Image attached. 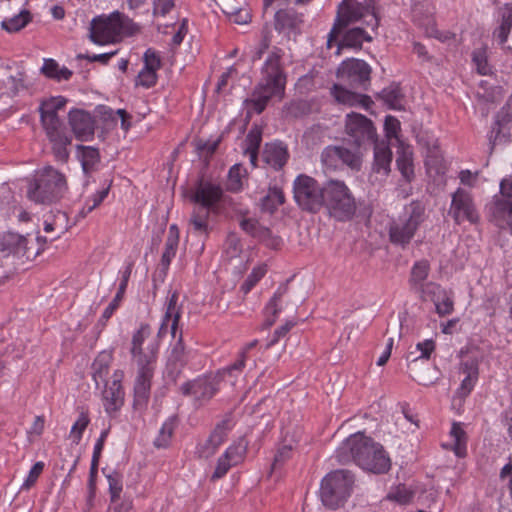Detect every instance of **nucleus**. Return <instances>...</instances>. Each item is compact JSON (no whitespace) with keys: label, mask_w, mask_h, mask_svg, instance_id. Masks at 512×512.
Instances as JSON below:
<instances>
[{"label":"nucleus","mask_w":512,"mask_h":512,"mask_svg":"<svg viewBox=\"0 0 512 512\" xmlns=\"http://www.w3.org/2000/svg\"><path fill=\"white\" fill-rule=\"evenodd\" d=\"M335 457L341 464L355 462L362 469L376 474L387 472L391 465L383 446L361 432L344 440L337 448Z\"/></svg>","instance_id":"nucleus-1"},{"label":"nucleus","mask_w":512,"mask_h":512,"mask_svg":"<svg viewBox=\"0 0 512 512\" xmlns=\"http://www.w3.org/2000/svg\"><path fill=\"white\" fill-rule=\"evenodd\" d=\"M282 49L274 47L261 69V80L255 87L250 99L246 100L248 108L260 114L273 97L282 98L286 85V74L281 59Z\"/></svg>","instance_id":"nucleus-2"},{"label":"nucleus","mask_w":512,"mask_h":512,"mask_svg":"<svg viewBox=\"0 0 512 512\" xmlns=\"http://www.w3.org/2000/svg\"><path fill=\"white\" fill-rule=\"evenodd\" d=\"M375 0H342L336 13L334 25L328 35L327 46L351 24L360 22L372 30L379 26Z\"/></svg>","instance_id":"nucleus-3"},{"label":"nucleus","mask_w":512,"mask_h":512,"mask_svg":"<svg viewBox=\"0 0 512 512\" xmlns=\"http://www.w3.org/2000/svg\"><path fill=\"white\" fill-rule=\"evenodd\" d=\"M67 190L65 176L52 166L38 171L29 185L27 196L39 204H51L61 199Z\"/></svg>","instance_id":"nucleus-4"},{"label":"nucleus","mask_w":512,"mask_h":512,"mask_svg":"<svg viewBox=\"0 0 512 512\" xmlns=\"http://www.w3.org/2000/svg\"><path fill=\"white\" fill-rule=\"evenodd\" d=\"M426 219V207L419 200L405 207L404 214L391 222L389 239L393 245L405 248L415 236L416 231Z\"/></svg>","instance_id":"nucleus-5"},{"label":"nucleus","mask_w":512,"mask_h":512,"mask_svg":"<svg viewBox=\"0 0 512 512\" xmlns=\"http://www.w3.org/2000/svg\"><path fill=\"white\" fill-rule=\"evenodd\" d=\"M354 475L346 469L335 470L327 474L320 488V497L324 506L329 509L342 507L351 495Z\"/></svg>","instance_id":"nucleus-6"},{"label":"nucleus","mask_w":512,"mask_h":512,"mask_svg":"<svg viewBox=\"0 0 512 512\" xmlns=\"http://www.w3.org/2000/svg\"><path fill=\"white\" fill-rule=\"evenodd\" d=\"M324 205L339 221L350 219L356 211L355 199L344 182L330 180L324 185Z\"/></svg>","instance_id":"nucleus-7"},{"label":"nucleus","mask_w":512,"mask_h":512,"mask_svg":"<svg viewBox=\"0 0 512 512\" xmlns=\"http://www.w3.org/2000/svg\"><path fill=\"white\" fill-rule=\"evenodd\" d=\"M324 186L306 174H300L293 182V194L297 205L305 211L316 213L324 205Z\"/></svg>","instance_id":"nucleus-8"},{"label":"nucleus","mask_w":512,"mask_h":512,"mask_svg":"<svg viewBox=\"0 0 512 512\" xmlns=\"http://www.w3.org/2000/svg\"><path fill=\"white\" fill-rule=\"evenodd\" d=\"M126 18L119 12L98 16L91 21L89 38L97 45L115 43L125 29Z\"/></svg>","instance_id":"nucleus-9"},{"label":"nucleus","mask_w":512,"mask_h":512,"mask_svg":"<svg viewBox=\"0 0 512 512\" xmlns=\"http://www.w3.org/2000/svg\"><path fill=\"white\" fill-rule=\"evenodd\" d=\"M40 118L46 135L53 145L55 158L66 162L69 158L67 146L71 144L72 138L66 131L64 124L58 115L41 116Z\"/></svg>","instance_id":"nucleus-10"},{"label":"nucleus","mask_w":512,"mask_h":512,"mask_svg":"<svg viewBox=\"0 0 512 512\" xmlns=\"http://www.w3.org/2000/svg\"><path fill=\"white\" fill-rule=\"evenodd\" d=\"M345 130L351 141L358 147L373 145L377 141L376 129L370 119L358 113L346 116Z\"/></svg>","instance_id":"nucleus-11"},{"label":"nucleus","mask_w":512,"mask_h":512,"mask_svg":"<svg viewBox=\"0 0 512 512\" xmlns=\"http://www.w3.org/2000/svg\"><path fill=\"white\" fill-rule=\"evenodd\" d=\"M370 74V66L365 61L354 58L343 61L337 70V77L341 81L364 89L370 82Z\"/></svg>","instance_id":"nucleus-12"},{"label":"nucleus","mask_w":512,"mask_h":512,"mask_svg":"<svg viewBox=\"0 0 512 512\" xmlns=\"http://www.w3.org/2000/svg\"><path fill=\"white\" fill-rule=\"evenodd\" d=\"M151 329L148 324H141L139 329L132 337L131 354L136 363H147L157 361L159 344L156 340H151L144 347L145 341L150 337Z\"/></svg>","instance_id":"nucleus-13"},{"label":"nucleus","mask_w":512,"mask_h":512,"mask_svg":"<svg viewBox=\"0 0 512 512\" xmlns=\"http://www.w3.org/2000/svg\"><path fill=\"white\" fill-rule=\"evenodd\" d=\"M449 214L457 224L467 220L472 224L479 221V214L476 211L472 196L464 189H457L452 195Z\"/></svg>","instance_id":"nucleus-14"},{"label":"nucleus","mask_w":512,"mask_h":512,"mask_svg":"<svg viewBox=\"0 0 512 512\" xmlns=\"http://www.w3.org/2000/svg\"><path fill=\"white\" fill-rule=\"evenodd\" d=\"M374 145V161L369 174V182L373 185H381L391 171L392 151L384 141Z\"/></svg>","instance_id":"nucleus-15"},{"label":"nucleus","mask_w":512,"mask_h":512,"mask_svg":"<svg viewBox=\"0 0 512 512\" xmlns=\"http://www.w3.org/2000/svg\"><path fill=\"white\" fill-rule=\"evenodd\" d=\"M138 375L134 385V407L142 408L146 405L151 389V380L154 375L156 361L136 363Z\"/></svg>","instance_id":"nucleus-16"},{"label":"nucleus","mask_w":512,"mask_h":512,"mask_svg":"<svg viewBox=\"0 0 512 512\" xmlns=\"http://www.w3.org/2000/svg\"><path fill=\"white\" fill-rule=\"evenodd\" d=\"M68 119L76 139L89 141L93 138L95 120L90 113L81 109H74L69 112Z\"/></svg>","instance_id":"nucleus-17"},{"label":"nucleus","mask_w":512,"mask_h":512,"mask_svg":"<svg viewBox=\"0 0 512 512\" xmlns=\"http://www.w3.org/2000/svg\"><path fill=\"white\" fill-rule=\"evenodd\" d=\"M216 391L217 387L209 378H198L180 386L182 395L192 397L199 404L210 400Z\"/></svg>","instance_id":"nucleus-18"},{"label":"nucleus","mask_w":512,"mask_h":512,"mask_svg":"<svg viewBox=\"0 0 512 512\" xmlns=\"http://www.w3.org/2000/svg\"><path fill=\"white\" fill-rule=\"evenodd\" d=\"M179 295L175 291L168 298L166 303V310L159 327L158 337H162L167 333L168 327H170V333L173 338H176L178 324L181 317V305L178 303Z\"/></svg>","instance_id":"nucleus-19"},{"label":"nucleus","mask_w":512,"mask_h":512,"mask_svg":"<svg viewBox=\"0 0 512 512\" xmlns=\"http://www.w3.org/2000/svg\"><path fill=\"white\" fill-rule=\"evenodd\" d=\"M364 41L371 42L372 37L364 30L363 27H346L343 32L332 41L331 48L334 44L337 46V53L343 48L360 49Z\"/></svg>","instance_id":"nucleus-20"},{"label":"nucleus","mask_w":512,"mask_h":512,"mask_svg":"<svg viewBox=\"0 0 512 512\" xmlns=\"http://www.w3.org/2000/svg\"><path fill=\"white\" fill-rule=\"evenodd\" d=\"M512 120V96L506 102V104L501 108V110L497 113L495 117V122L492 126L489 142L491 145V150L500 143H505L508 141L507 134L502 132V128Z\"/></svg>","instance_id":"nucleus-21"},{"label":"nucleus","mask_w":512,"mask_h":512,"mask_svg":"<svg viewBox=\"0 0 512 512\" xmlns=\"http://www.w3.org/2000/svg\"><path fill=\"white\" fill-rule=\"evenodd\" d=\"M188 363V353L183 342L182 332L173 344L167 358V371L170 376L176 378Z\"/></svg>","instance_id":"nucleus-22"},{"label":"nucleus","mask_w":512,"mask_h":512,"mask_svg":"<svg viewBox=\"0 0 512 512\" xmlns=\"http://www.w3.org/2000/svg\"><path fill=\"white\" fill-rule=\"evenodd\" d=\"M222 193L223 191L220 186L209 182H200L196 187L192 200L200 204L202 209L209 211L221 199Z\"/></svg>","instance_id":"nucleus-23"},{"label":"nucleus","mask_w":512,"mask_h":512,"mask_svg":"<svg viewBox=\"0 0 512 512\" xmlns=\"http://www.w3.org/2000/svg\"><path fill=\"white\" fill-rule=\"evenodd\" d=\"M331 95L340 104L348 106H361L366 110H368L373 104L370 96L352 92L339 84L333 85L331 88Z\"/></svg>","instance_id":"nucleus-24"},{"label":"nucleus","mask_w":512,"mask_h":512,"mask_svg":"<svg viewBox=\"0 0 512 512\" xmlns=\"http://www.w3.org/2000/svg\"><path fill=\"white\" fill-rule=\"evenodd\" d=\"M302 15L293 9H279L274 15V27L279 32H296L302 24Z\"/></svg>","instance_id":"nucleus-25"},{"label":"nucleus","mask_w":512,"mask_h":512,"mask_svg":"<svg viewBox=\"0 0 512 512\" xmlns=\"http://www.w3.org/2000/svg\"><path fill=\"white\" fill-rule=\"evenodd\" d=\"M263 161L275 170L282 169L289 158L287 147L281 142L266 143L263 153Z\"/></svg>","instance_id":"nucleus-26"},{"label":"nucleus","mask_w":512,"mask_h":512,"mask_svg":"<svg viewBox=\"0 0 512 512\" xmlns=\"http://www.w3.org/2000/svg\"><path fill=\"white\" fill-rule=\"evenodd\" d=\"M493 220L501 229L512 231V199L498 198L490 208Z\"/></svg>","instance_id":"nucleus-27"},{"label":"nucleus","mask_w":512,"mask_h":512,"mask_svg":"<svg viewBox=\"0 0 512 512\" xmlns=\"http://www.w3.org/2000/svg\"><path fill=\"white\" fill-rule=\"evenodd\" d=\"M460 373H462L465 377L461 382L460 387L458 388L456 394L460 398H465L472 391L475 382L478 379V364L471 360L465 361L460 365Z\"/></svg>","instance_id":"nucleus-28"},{"label":"nucleus","mask_w":512,"mask_h":512,"mask_svg":"<svg viewBox=\"0 0 512 512\" xmlns=\"http://www.w3.org/2000/svg\"><path fill=\"white\" fill-rule=\"evenodd\" d=\"M179 244V229L176 224L169 227L167 239L165 242V249L161 257V268L166 271L175 257Z\"/></svg>","instance_id":"nucleus-29"},{"label":"nucleus","mask_w":512,"mask_h":512,"mask_svg":"<svg viewBox=\"0 0 512 512\" xmlns=\"http://www.w3.org/2000/svg\"><path fill=\"white\" fill-rule=\"evenodd\" d=\"M27 244V238L16 233H8L3 237L1 242L3 250H7L9 253H13L17 256H26L29 258L30 254L28 252Z\"/></svg>","instance_id":"nucleus-30"},{"label":"nucleus","mask_w":512,"mask_h":512,"mask_svg":"<svg viewBox=\"0 0 512 512\" xmlns=\"http://www.w3.org/2000/svg\"><path fill=\"white\" fill-rule=\"evenodd\" d=\"M105 411L109 414L118 411L124 403V392L122 387L105 384L103 391Z\"/></svg>","instance_id":"nucleus-31"},{"label":"nucleus","mask_w":512,"mask_h":512,"mask_svg":"<svg viewBox=\"0 0 512 512\" xmlns=\"http://www.w3.org/2000/svg\"><path fill=\"white\" fill-rule=\"evenodd\" d=\"M288 292V282L280 285L275 292L274 296L270 299L268 304L266 305V320L265 326L271 327L277 318L278 313L281 311L282 307L280 302L282 297Z\"/></svg>","instance_id":"nucleus-32"},{"label":"nucleus","mask_w":512,"mask_h":512,"mask_svg":"<svg viewBox=\"0 0 512 512\" xmlns=\"http://www.w3.org/2000/svg\"><path fill=\"white\" fill-rule=\"evenodd\" d=\"M285 202V196L281 188L270 187L267 194L261 199V209L264 212L273 213Z\"/></svg>","instance_id":"nucleus-33"},{"label":"nucleus","mask_w":512,"mask_h":512,"mask_svg":"<svg viewBox=\"0 0 512 512\" xmlns=\"http://www.w3.org/2000/svg\"><path fill=\"white\" fill-rule=\"evenodd\" d=\"M376 97L381 99L390 109L399 110L402 108L403 95L398 84H391L384 88Z\"/></svg>","instance_id":"nucleus-34"},{"label":"nucleus","mask_w":512,"mask_h":512,"mask_svg":"<svg viewBox=\"0 0 512 512\" xmlns=\"http://www.w3.org/2000/svg\"><path fill=\"white\" fill-rule=\"evenodd\" d=\"M512 28V4H506L501 9V22L499 27L495 30L494 35L500 44H504L509 36Z\"/></svg>","instance_id":"nucleus-35"},{"label":"nucleus","mask_w":512,"mask_h":512,"mask_svg":"<svg viewBox=\"0 0 512 512\" xmlns=\"http://www.w3.org/2000/svg\"><path fill=\"white\" fill-rule=\"evenodd\" d=\"M77 149L81 152L80 159L83 171L86 174L92 172L100 160L98 149L83 145H78Z\"/></svg>","instance_id":"nucleus-36"},{"label":"nucleus","mask_w":512,"mask_h":512,"mask_svg":"<svg viewBox=\"0 0 512 512\" xmlns=\"http://www.w3.org/2000/svg\"><path fill=\"white\" fill-rule=\"evenodd\" d=\"M109 362L110 355L101 353L92 364L93 379L97 387H99L100 382L108 383Z\"/></svg>","instance_id":"nucleus-37"},{"label":"nucleus","mask_w":512,"mask_h":512,"mask_svg":"<svg viewBox=\"0 0 512 512\" xmlns=\"http://www.w3.org/2000/svg\"><path fill=\"white\" fill-rule=\"evenodd\" d=\"M30 20L31 15L29 11L23 10L12 18L3 20L1 26L3 29L10 33L18 32L24 28L30 22Z\"/></svg>","instance_id":"nucleus-38"},{"label":"nucleus","mask_w":512,"mask_h":512,"mask_svg":"<svg viewBox=\"0 0 512 512\" xmlns=\"http://www.w3.org/2000/svg\"><path fill=\"white\" fill-rule=\"evenodd\" d=\"M429 274V264L427 261H420L414 264L411 270L410 284L415 291L425 284Z\"/></svg>","instance_id":"nucleus-39"},{"label":"nucleus","mask_w":512,"mask_h":512,"mask_svg":"<svg viewBox=\"0 0 512 512\" xmlns=\"http://www.w3.org/2000/svg\"><path fill=\"white\" fill-rule=\"evenodd\" d=\"M450 435L454 440L453 451L458 457L466 455V433L459 423H453Z\"/></svg>","instance_id":"nucleus-40"},{"label":"nucleus","mask_w":512,"mask_h":512,"mask_svg":"<svg viewBox=\"0 0 512 512\" xmlns=\"http://www.w3.org/2000/svg\"><path fill=\"white\" fill-rule=\"evenodd\" d=\"M176 426V418L170 417L168 420H166L160 431L159 435L154 440V445L157 448H165L169 445L174 428Z\"/></svg>","instance_id":"nucleus-41"},{"label":"nucleus","mask_w":512,"mask_h":512,"mask_svg":"<svg viewBox=\"0 0 512 512\" xmlns=\"http://www.w3.org/2000/svg\"><path fill=\"white\" fill-rule=\"evenodd\" d=\"M66 102V98L62 96L51 97L42 101L39 107L40 117L57 115V112L65 107Z\"/></svg>","instance_id":"nucleus-42"},{"label":"nucleus","mask_w":512,"mask_h":512,"mask_svg":"<svg viewBox=\"0 0 512 512\" xmlns=\"http://www.w3.org/2000/svg\"><path fill=\"white\" fill-rule=\"evenodd\" d=\"M231 419L227 416L221 422H219L212 433L209 436V442L214 444L216 447H219L227 436V432L231 429Z\"/></svg>","instance_id":"nucleus-43"},{"label":"nucleus","mask_w":512,"mask_h":512,"mask_svg":"<svg viewBox=\"0 0 512 512\" xmlns=\"http://www.w3.org/2000/svg\"><path fill=\"white\" fill-rule=\"evenodd\" d=\"M415 292L420 294L422 300H430L432 302H436L437 298H441V295L444 294L441 287L433 282H427L424 285L419 286Z\"/></svg>","instance_id":"nucleus-44"},{"label":"nucleus","mask_w":512,"mask_h":512,"mask_svg":"<svg viewBox=\"0 0 512 512\" xmlns=\"http://www.w3.org/2000/svg\"><path fill=\"white\" fill-rule=\"evenodd\" d=\"M340 146H328L321 153V162L327 168L337 169L340 166Z\"/></svg>","instance_id":"nucleus-45"},{"label":"nucleus","mask_w":512,"mask_h":512,"mask_svg":"<svg viewBox=\"0 0 512 512\" xmlns=\"http://www.w3.org/2000/svg\"><path fill=\"white\" fill-rule=\"evenodd\" d=\"M209 215V211L199 208L198 211H195L190 219V225L193 230L199 234L206 235L208 233L207 226V218Z\"/></svg>","instance_id":"nucleus-46"},{"label":"nucleus","mask_w":512,"mask_h":512,"mask_svg":"<svg viewBox=\"0 0 512 512\" xmlns=\"http://www.w3.org/2000/svg\"><path fill=\"white\" fill-rule=\"evenodd\" d=\"M472 61L480 75H489L491 73V66L488 64L487 53L485 49H475L472 52Z\"/></svg>","instance_id":"nucleus-47"},{"label":"nucleus","mask_w":512,"mask_h":512,"mask_svg":"<svg viewBox=\"0 0 512 512\" xmlns=\"http://www.w3.org/2000/svg\"><path fill=\"white\" fill-rule=\"evenodd\" d=\"M246 170L242 167L241 164L233 165L228 173V189L230 191L236 192L239 191L242 187L241 179Z\"/></svg>","instance_id":"nucleus-48"},{"label":"nucleus","mask_w":512,"mask_h":512,"mask_svg":"<svg viewBox=\"0 0 512 512\" xmlns=\"http://www.w3.org/2000/svg\"><path fill=\"white\" fill-rule=\"evenodd\" d=\"M0 82L7 91L15 94L24 86V74L19 72L16 76L0 75Z\"/></svg>","instance_id":"nucleus-49"},{"label":"nucleus","mask_w":512,"mask_h":512,"mask_svg":"<svg viewBox=\"0 0 512 512\" xmlns=\"http://www.w3.org/2000/svg\"><path fill=\"white\" fill-rule=\"evenodd\" d=\"M396 164L405 180L410 182L414 177V169L411 156L404 152L397 157Z\"/></svg>","instance_id":"nucleus-50"},{"label":"nucleus","mask_w":512,"mask_h":512,"mask_svg":"<svg viewBox=\"0 0 512 512\" xmlns=\"http://www.w3.org/2000/svg\"><path fill=\"white\" fill-rule=\"evenodd\" d=\"M413 496L414 492L411 489L405 485H399L388 494L387 498L401 505H406L411 502Z\"/></svg>","instance_id":"nucleus-51"},{"label":"nucleus","mask_w":512,"mask_h":512,"mask_svg":"<svg viewBox=\"0 0 512 512\" xmlns=\"http://www.w3.org/2000/svg\"><path fill=\"white\" fill-rule=\"evenodd\" d=\"M90 422V419L88 417V414L86 412H81L78 419L74 423V425L71 428V436L73 437V442L75 444H79L82 434L87 428L88 424Z\"/></svg>","instance_id":"nucleus-52"},{"label":"nucleus","mask_w":512,"mask_h":512,"mask_svg":"<svg viewBox=\"0 0 512 512\" xmlns=\"http://www.w3.org/2000/svg\"><path fill=\"white\" fill-rule=\"evenodd\" d=\"M266 272V265L255 267L242 284L241 290L245 294H247L257 284V282L266 274Z\"/></svg>","instance_id":"nucleus-53"},{"label":"nucleus","mask_w":512,"mask_h":512,"mask_svg":"<svg viewBox=\"0 0 512 512\" xmlns=\"http://www.w3.org/2000/svg\"><path fill=\"white\" fill-rule=\"evenodd\" d=\"M339 157H340V165L345 164L352 169L360 168L361 159L357 153H355L345 147L340 146Z\"/></svg>","instance_id":"nucleus-54"},{"label":"nucleus","mask_w":512,"mask_h":512,"mask_svg":"<svg viewBox=\"0 0 512 512\" xmlns=\"http://www.w3.org/2000/svg\"><path fill=\"white\" fill-rule=\"evenodd\" d=\"M262 141V131L259 127L254 126L248 132L245 138V150L244 151H258Z\"/></svg>","instance_id":"nucleus-55"},{"label":"nucleus","mask_w":512,"mask_h":512,"mask_svg":"<svg viewBox=\"0 0 512 512\" xmlns=\"http://www.w3.org/2000/svg\"><path fill=\"white\" fill-rule=\"evenodd\" d=\"M109 483V492L111 495V502L116 503L120 499L122 492V481L118 473L114 472L107 477Z\"/></svg>","instance_id":"nucleus-56"},{"label":"nucleus","mask_w":512,"mask_h":512,"mask_svg":"<svg viewBox=\"0 0 512 512\" xmlns=\"http://www.w3.org/2000/svg\"><path fill=\"white\" fill-rule=\"evenodd\" d=\"M291 455V445H282L281 447H279L273 459L272 470H276L277 468L282 466L288 459L291 458Z\"/></svg>","instance_id":"nucleus-57"},{"label":"nucleus","mask_w":512,"mask_h":512,"mask_svg":"<svg viewBox=\"0 0 512 512\" xmlns=\"http://www.w3.org/2000/svg\"><path fill=\"white\" fill-rule=\"evenodd\" d=\"M157 82V71L143 68L137 76V84L145 88L154 86Z\"/></svg>","instance_id":"nucleus-58"},{"label":"nucleus","mask_w":512,"mask_h":512,"mask_svg":"<svg viewBox=\"0 0 512 512\" xmlns=\"http://www.w3.org/2000/svg\"><path fill=\"white\" fill-rule=\"evenodd\" d=\"M145 69L157 71L161 67V59L158 53L149 48L146 50L143 56Z\"/></svg>","instance_id":"nucleus-59"},{"label":"nucleus","mask_w":512,"mask_h":512,"mask_svg":"<svg viewBox=\"0 0 512 512\" xmlns=\"http://www.w3.org/2000/svg\"><path fill=\"white\" fill-rule=\"evenodd\" d=\"M124 293L125 292H120V289L118 288V291L114 297V299L112 300V302L106 307V309L104 310L100 320H99V323L101 325H105L106 322L110 319V317L112 316V314L114 313V311L117 309V307L119 306V303L121 302V300L123 299V296H124Z\"/></svg>","instance_id":"nucleus-60"},{"label":"nucleus","mask_w":512,"mask_h":512,"mask_svg":"<svg viewBox=\"0 0 512 512\" xmlns=\"http://www.w3.org/2000/svg\"><path fill=\"white\" fill-rule=\"evenodd\" d=\"M44 468L43 462H36L33 467L31 468L27 478L25 479L24 483L22 484L21 489L22 490H28L31 486H33L42 473Z\"/></svg>","instance_id":"nucleus-61"},{"label":"nucleus","mask_w":512,"mask_h":512,"mask_svg":"<svg viewBox=\"0 0 512 512\" xmlns=\"http://www.w3.org/2000/svg\"><path fill=\"white\" fill-rule=\"evenodd\" d=\"M245 451H246V446L239 443L237 445L230 446L226 450V452L224 453L223 456L226 457L228 460H230L231 462H233V464L236 465L241 460Z\"/></svg>","instance_id":"nucleus-62"},{"label":"nucleus","mask_w":512,"mask_h":512,"mask_svg":"<svg viewBox=\"0 0 512 512\" xmlns=\"http://www.w3.org/2000/svg\"><path fill=\"white\" fill-rule=\"evenodd\" d=\"M384 129L388 138H397L400 131V121L396 117L388 115L385 118Z\"/></svg>","instance_id":"nucleus-63"},{"label":"nucleus","mask_w":512,"mask_h":512,"mask_svg":"<svg viewBox=\"0 0 512 512\" xmlns=\"http://www.w3.org/2000/svg\"><path fill=\"white\" fill-rule=\"evenodd\" d=\"M175 6L174 0H153V14L165 16Z\"/></svg>","instance_id":"nucleus-64"}]
</instances>
